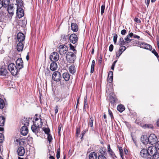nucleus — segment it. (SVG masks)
<instances>
[{"instance_id":"8","label":"nucleus","mask_w":159,"mask_h":159,"mask_svg":"<svg viewBox=\"0 0 159 159\" xmlns=\"http://www.w3.org/2000/svg\"><path fill=\"white\" fill-rule=\"evenodd\" d=\"M16 64L19 71L23 67V62L21 58H18L16 61Z\"/></svg>"},{"instance_id":"17","label":"nucleus","mask_w":159,"mask_h":159,"mask_svg":"<svg viewBox=\"0 0 159 159\" xmlns=\"http://www.w3.org/2000/svg\"><path fill=\"white\" fill-rule=\"evenodd\" d=\"M8 73L6 68L3 66H2L0 68V75L5 76Z\"/></svg>"},{"instance_id":"43","label":"nucleus","mask_w":159,"mask_h":159,"mask_svg":"<svg viewBox=\"0 0 159 159\" xmlns=\"http://www.w3.org/2000/svg\"><path fill=\"white\" fill-rule=\"evenodd\" d=\"M145 49L151 51L152 49V48L151 45L147 44Z\"/></svg>"},{"instance_id":"9","label":"nucleus","mask_w":159,"mask_h":159,"mask_svg":"<svg viewBox=\"0 0 159 159\" xmlns=\"http://www.w3.org/2000/svg\"><path fill=\"white\" fill-rule=\"evenodd\" d=\"M70 41L73 44L76 43L78 41L77 35L75 34H72L69 37Z\"/></svg>"},{"instance_id":"24","label":"nucleus","mask_w":159,"mask_h":159,"mask_svg":"<svg viewBox=\"0 0 159 159\" xmlns=\"http://www.w3.org/2000/svg\"><path fill=\"white\" fill-rule=\"evenodd\" d=\"M97 154L95 152H92L89 156V159H97Z\"/></svg>"},{"instance_id":"42","label":"nucleus","mask_w":159,"mask_h":159,"mask_svg":"<svg viewBox=\"0 0 159 159\" xmlns=\"http://www.w3.org/2000/svg\"><path fill=\"white\" fill-rule=\"evenodd\" d=\"M43 130L45 134H48L50 131V130L48 128H43Z\"/></svg>"},{"instance_id":"19","label":"nucleus","mask_w":159,"mask_h":159,"mask_svg":"<svg viewBox=\"0 0 159 159\" xmlns=\"http://www.w3.org/2000/svg\"><path fill=\"white\" fill-rule=\"evenodd\" d=\"M57 64L55 62H52L50 64V68L51 70L54 71L57 70Z\"/></svg>"},{"instance_id":"58","label":"nucleus","mask_w":159,"mask_h":159,"mask_svg":"<svg viewBox=\"0 0 159 159\" xmlns=\"http://www.w3.org/2000/svg\"><path fill=\"white\" fill-rule=\"evenodd\" d=\"M116 62H117V61H114L112 65L111 68L113 70L114 69V67L115 66V64Z\"/></svg>"},{"instance_id":"2","label":"nucleus","mask_w":159,"mask_h":159,"mask_svg":"<svg viewBox=\"0 0 159 159\" xmlns=\"http://www.w3.org/2000/svg\"><path fill=\"white\" fill-rule=\"evenodd\" d=\"M76 58L75 55L72 52H69L66 54V58L68 62L70 63L74 62L76 59Z\"/></svg>"},{"instance_id":"4","label":"nucleus","mask_w":159,"mask_h":159,"mask_svg":"<svg viewBox=\"0 0 159 159\" xmlns=\"http://www.w3.org/2000/svg\"><path fill=\"white\" fill-rule=\"evenodd\" d=\"M58 52L61 55H65L68 51V48L66 46L64 45H60L58 48Z\"/></svg>"},{"instance_id":"30","label":"nucleus","mask_w":159,"mask_h":159,"mask_svg":"<svg viewBox=\"0 0 159 159\" xmlns=\"http://www.w3.org/2000/svg\"><path fill=\"white\" fill-rule=\"evenodd\" d=\"M118 111L120 112H122L125 109V107L122 105H118L117 107Z\"/></svg>"},{"instance_id":"50","label":"nucleus","mask_w":159,"mask_h":159,"mask_svg":"<svg viewBox=\"0 0 159 159\" xmlns=\"http://www.w3.org/2000/svg\"><path fill=\"white\" fill-rule=\"evenodd\" d=\"M14 4H11L9 5V6L7 7L8 9H12V10H14Z\"/></svg>"},{"instance_id":"32","label":"nucleus","mask_w":159,"mask_h":159,"mask_svg":"<svg viewBox=\"0 0 159 159\" xmlns=\"http://www.w3.org/2000/svg\"><path fill=\"white\" fill-rule=\"evenodd\" d=\"M95 64V61L94 60H93L92 61V64L91 67L90 72L91 73H93L94 70V68Z\"/></svg>"},{"instance_id":"33","label":"nucleus","mask_w":159,"mask_h":159,"mask_svg":"<svg viewBox=\"0 0 159 159\" xmlns=\"http://www.w3.org/2000/svg\"><path fill=\"white\" fill-rule=\"evenodd\" d=\"M69 38L68 35H66L64 34H62L61 36V39L63 41H66Z\"/></svg>"},{"instance_id":"1","label":"nucleus","mask_w":159,"mask_h":159,"mask_svg":"<svg viewBox=\"0 0 159 159\" xmlns=\"http://www.w3.org/2000/svg\"><path fill=\"white\" fill-rule=\"evenodd\" d=\"M8 69L13 75H17V72L19 71L15 64L13 63L10 64L8 65Z\"/></svg>"},{"instance_id":"11","label":"nucleus","mask_w":159,"mask_h":159,"mask_svg":"<svg viewBox=\"0 0 159 159\" xmlns=\"http://www.w3.org/2000/svg\"><path fill=\"white\" fill-rule=\"evenodd\" d=\"M140 155L143 157H147L149 156V152L147 149L143 148L140 152Z\"/></svg>"},{"instance_id":"37","label":"nucleus","mask_w":159,"mask_h":159,"mask_svg":"<svg viewBox=\"0 0 159 159\" xmlns=\"http://www.w3.org/2000/svg\"><path fill=\"white\" fill-rule=\"evenodd\" d=\"M23 124L24 125L23 126L27 127V126L29 125V120H27V119H25L24 121H23Z\"/></svg>"},{"instance_id":"55","label":"nucleus","mask_w":159,"mask_h":159,"mask_svg":"<svg viewBox=\"0 0 159 159\" xmlns=\"http://www.w3.org/2000/svg\"><path fill=\"white\" fill-rule=\"evenodd\" d=\"M134 20L135 22L138 23H140L141 22V20H140V19H139L137 17L135 18Z\"/></svg>"},{"instance_id":"53","label":"nucleus","mask_w":159,"mask_h":159,"mask_svg":"<svg viewBox=\"0 0 159 159\" xmlns=\"http://www.w3.org/2000/svg\"><path fill=\"white\" fill-rule=\"evenodd\" d=\"M52 139V137L51 135L50 134H48V139L49 142L51 141Z\"/></svg>"},{"instance_id":"46","label":"nucleus","mask_w":159,"mask_h":159,"mask_svg":"<svg viewBox=\"0 0 159 159\" xmlns=\"http://www.w3.org/2000/svg\"><path fill=\"white\" fill-rule=\"evenodd\" d=\"M105 5L104 4L102 5L101 7V14L102 15L104 12V10H105Z\"/></svg>"},{"instance_id":"39","label":"nucleus","mask_w":159,"mask_h":159,"mask_svg":"<svg viewBox=\"0 0 159 159\" xmlns=\"http://www.w3.org/2000/svg\"><path fill=\"white\" fill-rule=\"evenodd\" d=\"M93 117H92L90 119L89 123V126L91 127H93Z\"/></svg>"},{"instance_id":"62","label":"nucleus","mask_w":159,"mask_h":159,"mask_svg":"<svg viewBox=\"0 0 159 159\" xmlns=\"http://www.w3.org/2000/svg\"><path fill=\"white\" fill-rule=\"evenodd\" d=\"M126 33V31L125 30H122L121 31V34L122 35H125Z\"/></svg>"},{"instance_id":"59","label":"nucleus","mask_w":159,"mask_h":159,"mask_svg":"<svg viewBox=\"0 0 159 159\" xmlns=\"http://www.w3.org/2000/svg\"><path fill=\"white\" fill-rule=\"evenodd\" d=\"M80 129L79 128H77L76 129V136H78V134H79L80 133Z\"/></svg>"},{"instance_id":"6","label":"nucleus","mask_w":159,"mask_h":159,"mask_svg":"<svg viewBox=\"0 0 159 159\" xmlns=\"http://www.w3.org/2000/svg\"><path fill=\"white\" fill-rule=\"evenodd\" d=\"M149 143L150 144L153 145L157 141V138L154 134H151L148 137Z\"/></svg>"},{"instance_id":"15","label":"nucleus","mask_w":159,"mask_h":159,"mask_svg":"<svg viewBox=\"0 0 159 159\" xmlns=\"http://www.w3.org/2000/svg\"><path fill=\"white\" fill-rule=\"evenodd\" d=\"M21 134L24 136L26 135L28 132V129L27 127L22 126L20 130Z\"/></svg>"},{"instance_id":"14","label":"nucleus","mask_w":159,"mask_h":159,"mask_svg":"<svg viewBox=\"0 0 159 159\" xmlns=\"http://www.w3.org/2000/svg\"><path fill=\"white\" fill-rule=\"evenodd\" d=\"M17 39L19 42H22L25 39V35L22 33H19L17 35Z\"/></svg>"},{"instance_id":"3","label":"nucleus","mask_w":159,"mask_h":159,"mask_svg":"<svg viewBox=\"0 0 159 159\" xmlns=\"http://www.w3.org/2000/svg\"><path fill=\"white\" fill-rule=\"evenodd\" d=\"M52 78L55 81H59L61 78V74L58 71H55L52 75Z\"/></svg>"},{"instance_id":"61","label":"nucleus","mask_w":159,"mask_h":159,"mask_svg":"<svg viewBox=\"0 0 159 159\" xmlns=\"http://www.w3.org/2000/svg\"><path fill=\"white\" fill-rule=\"evenodd\" d=\"M61 127H62V125L61 124L59 125L58 126V133L59 135L60 134V131H61Z\"/></svg>"},{"instance_id":"7","label":"nucleus","mask_w":159,"mask_h":159,"mask_svg":"<svg viewBox=\"0 0 159 159\" xmlns=\"http://www.w3.org/2000/svg\"><path fill=\"white\" fill-rule=\"evenodd\" d=\"M148 151L149 152V155L152 156L157 153V150L154 146H151L149 147Z\"/></svg>"},{"instance_id":"38","label":"nucleus","mask_w":159,"mask_h":159,"mask_svg":"<svg viewBox=\"0 0 159 159\" xmlns=\"http://www.w3.org/2000/svg\"><path fill=\"white\" fill-rule=\"evenodd\" d=\"M5 106L4 101L1 98H0V108H3Z\"/></svg>"},{"instance_id":"31","label":"nucleus","mask_w":159,"mask_h":159,"mask_svg":"<svg viewBox=\"0 0 159 159\" xmlns=\"http://www.w3.org/2000/svg\"><path fill=\"white\" fill-rule=\"evenodd\" d=\"M5 118L2 116H0V126H3L4 125Z\"/></svg>"},{"instance_id":"28","label":"nucleus","mask_w":159,"mask_h":159,"mask_svg":"<svg viewBox=\"0 0 159 159\" xmlns=\"http://www.w3.org/2000/svg\"><path fill=\"white\" fill-rule=\"evenodd\" d=\"M125 41H124V39L123 38H120L118 42V44L120 46H123L126 44Z\"/></svg>"},{"instance_id":"34","label":"nucleus","mask_w":159,"mask_h":159,"mask_svg":"<svg viewBox=\"0 0 159 159\" xmlns=\"http://www.w3.org/2000/svg\"><path fill=\"white\" fill-rule=\"evenodd\" d=\"M45 73L46 78L50 77L51 75L50 71L48 69H47L45 70Z\"/></svg>"},{"instance_id":"60","label":"nucleus","mask_w":159,"mask_h":159,"mask_svg":"<svg viewBox=\"0 0 159 159\" xmlns=\"http://www.w3.org/2000/svg\"><path fill=\"white\" fill-rule=\"evenodd\" d=\"M108 113L109 114L110 116L111 119L113 118V116L112 115V112L110 110H108Z\"/></svg>"},{"instance_id":"49","label":"nucleus","mask_w":159,"mask_h":159,"mask_svg":"<svg viewBox=\"0 0 159 159\" xmlns=\"http://www.w3.org/2000/svg\"><path fill=\"white\" fill-rule=\"evenodd\" d=\"M4 139V136L1 133H0V143L2 142Z\"/></svg>"},{"instance_id":"23","label":"nucleus","mask_w":159,"mask_h":159,"mask_svg":"<svg viewBox=\"0 0 159 159\" xmlns=\"http://www.w3.org/2000/svg\"><path fill=\"white\" fill-rule=\"evenodd\" d=\"M71 27L72 30L74 32H77L78 30V26L76 23H71Z\"/></svg>"},{"instance_id":"27","label":"nucleus","mask_w":159,"mask_h":159,"mask_svg":"<svg viewBox=\"0 0 159 159\" xmlns=\"http://www.w3.org/2000/svg\"><path fill=\"white\" fill-rule=\"evenodd\" d=\"M69 70L70 72L73 74L75 73L76 71L75 67L74 65L70 66L69 67Z\"/></svg>"},{"instance_id":"5","label":"nucleus","mask_w":159,"mask_h":159,"mask_svg":"<svg viewBox=\"0 0 159 159\" xmlns=\"http://www.w3.org/2000/svg\"><path fill=\"white\" fill-rule=\"evenodd\" d=\"M49 58L52 61L56 62L59 60V56L57 52H53L50 55Z\"/></svg>"},{"instance_id":"57","label":"nucleus","mask_w":159,"mask_h":159,"mask_svg":"<svg viewBox=\"0 0 159 159\" xmlns=\"http://www.w3.org/2000/svg\"><path fill=\"white\" fill-rule=\"evenodd\" d=\"M113 45L112 44H111L109 47V51L110 52H112L113 49Z\"/></svg>"},{"instance_id":"35","label":"nucleus","mask_w":159,"mask_h":159,"mask_svg":"<svg viewBox=\"0 0 159 159\" xmlns=\"http://www.w3.org/2000/svg\"><path fill=\"white\" fill-rule=\"evenodd\" d=\"M7 11L8 13V16L11 18L14 14V10L7 9Z\"/></svg>"},{"instance_id":"52","label":"nucleus","mask_w":159,"mask_h":159,"mask_svg":"<svg viewBox=\"0 0 159 159\" xmlns=\"http://www.w3.org/2000/svg\"><path fill=\"white\" fill-rule=\"evenodd\" d=\"M147 43H142L139 44L141 48H145Z\"/></svg>"},{"instance_id":"56","label":"nucleus","mask_w":159,"mask_h":159,"mask_svg":"<svg viewBox=\"0 0 159 159\" xmlns=\"http://www.w3.org/2000/svg\"><path fill=\"white\" fill-rule=\"evenodd\" d=\"M16 2L21 6L23 5V1L22 0H16Z\"/></svg>"},{"instance_id":"26","label":"nucleus","mask_w":159,"mask_h":159,"mask_svg":"<svg viewBox=\"0 0 159 159\" xmlns=\"http://www.w3.org/2000/svg\"><path fill=\"white\" fill-rule=\"evenodd\" d=\"M39 128L34 124L32 125L31 128L32 131L35 134H37L38 133L39 129Z\"/></svg>"},{"instance_id":"36","label":"nucleus","mask_w":159,"mask_h":159,"mask_svg":"<svg viewBox=\"0 0 159 159\" xmlns=\"http://www.w3.org/2000/svg\"><path fill=\"white\" fill-rule=\"evenodd\" d=\"M144 128H148L149 129H152L153 126L152 125L150 124H146L143 126Z\"/></svg>"},{"instance_id":"40","label":"nucleus","mask_w":159,"mask_h":159,"mask_svg":"<svg viewBox=\"0 0 159 159\" xmlns=\"http://www.w3.org/2000/svg\"><path fill=\"white\" fill-rule=\"evenodd\" d=\"M119 150L120 152V154L121 157L123 159V152L122 148L121 147H118Z\"/></svg>"},{"instance_id":"44","label":"nucleus","mask_w":159,"mask_h":159,"mask_svg":"<svg viewBox=\"0 0 159 159\" xmlns=\"http://www.w3.org/2000/svg\"><path fill=\"white\" fill-rule=\"evenodd\" d=\"M117 38V35L116 34H113V41L114 44H116V43Z\"/></svg>"},{"instance_id":"64","label":"nucleus","mask_w":159,"mask_h":159,"mask_svg":"<svg viewBox=\"0 0 159 159\" xmlns=\"http://www.w3.org/2000/svg\"><path fill=\"white\" fill-rule=\"evenodd\" d=\"M106 149L102 148V149H101L100 150V152L101 154H103L105 152V151Z\"/></svg>"},{"instance_id":"18","label":"nucleus","mask_w":159,"mask_h":159,"mask_svg":"<svg viewBox=\"0 0 159 159\" xmlns=\"http://www.w3.org/2000/svg\"><path fill=\"white\" fill-rule=\"evenodd\" d=\"M141 140L143 143L144 144H147L149 143L148 138L147 136L143 135L142 136Z\"/></svg>"},{"instance_id":"13","label":"nucleus","mask_w":159,"mask_h":159,"mask_svg":"<svg viewBox=\"0 0 159 159\" xmlns=\"http://www.w3.org/2000/svg\"><path fill=\"white\" fill-rule=\"evenodd\" d=\"M119 50L118 52H116V56L117 57H119L122 53L125 51L126 49V48L125 46L123 45V46H120Z\"/></svg>"},{"instance_id":"48","label":"nucleus","mask_w":159,"mask_h":159,"mask_svg":"<svg viewBox=\"0 0 159 159\" xmlns=\"http://www.w3.org/2000/svg\"><path fill=\"white\" fill-rule=\"evenodd\" d=\"M152 156L154 159H159V153H156Z\"/></svg>"},{"instance_id":"10","label":"nucleus","mask_w":159,"mask_h":159,"mask_svg":"<svg viewBox=\"0 0 159 159\" xmlns=\"http://www.w3.org/2000/svg\"><path fill=\"white\" fill-rule=\"evenodd\" d=\"M34 124L38 127L39 128H41L43 124V122L42 121V119L41 118H36L34 121Z\"/></svg>"},{"instance_id":"54","label":"nucleus","mask_w":159,"mask_h":159,"mask_svg":"<svg viewBox=\"0 0 159 159\" xmlns=\"http://www.w3.org/2000/svg\"><path fill=\"white\" fill-rule=\"evenodd\" d=\"M154 144V146L156 147L157 150H159V141H157Z\"/></svg>"},{"instance_id":"63","label":"nucleus","mask_w":159,"mask_h":159,"mask_svg":"<svg viewBox=\"0 0 159 159\" xmlns=\"http://www.w3.org/2000/svg\"><path fill=\"white\" fill-rule=\"evenodd\" d=\"M58 107L57 106H56L55 109V114H56L58 111Z\"/></svg>"},{"instance_id":"25","label":"nucleus","mask_w":159,"mask_h":159,"mask_svg":"<svg viewBox=\"0 0 159 159\" xmlns=\"http://www.w3.org/2000/svg\"><path fill=\"white\" fill-rule=\"evenodd\" d=\"M62 77L66 81H68L70 78V75L68 72L64 73L62 75Z\"/></svg>"},{"instance_id":"22","label":"nucleus","mask_w":159,"mask_h":159,"mask_svg":"<svg viewBox=\"0 0 159 159\" xmlns=\"http://www.w3.org/2000/svg\"><path fill=\"white\" fill-rule=\"evenodd\" d=\"M107 150L110 155L113 158H114V157H116L112 149L111 148L110 145L109 144L107 145Z\"/></svg>"},{"instance_id":"41","label":"nucleus","mask_w":159,"mask_h":159,"mask_svg":"<svg viewBox=\"0 0 159 159\" xmlns=\"http://www.w3.org/2000/svg\"><path fill=\"white\" fill-rule=\"evenodd\" d=\"M129 37H130L127 35L126 38L124 39L126 43H128L132 41V40L131 39H129Z\"/></svg>"},{"instance_id":"20","label":"nucleus","mask_w":159,"mask_h":159,"mask_svg":"<svg viewBox=\"0 0 159 159\" xmlns=\"http://www.w3.org/2000/svg\"><path fill=\"white\" fill-rule=\"evenodd\" d=\"M113 80V73L112 71H110L108 74L107 80L110 83L112 82Z\"/></svg>"},{"instance_id":"12","label":"nucleus","mask_w":159,"mask_h":159,"mask_svg":"<svg viewBox=\"0 0 159 159\" xmlns=\"http://www.w3.org/2000/svg\"><path fill=\"white\" fill-rule=\"evenodd\" d=\"M16 14L19 18L23 17L24 15V12L23 9L21 8H18L16 10Z\"/></svg>"},{"instance_id":"47","label":"nucleus","mask_w":159,"mask_h":159,"mask_svg":"<svg viewBox=\"0 0 159 159\" xmlns=\"http://www.w3.org/2000/svg\"><path fill=\"white\" fill-rule=\"evenodd\" d=\"M152 53L154 54V55L157 57V58L159 57V56L158 53L157 52L155 49H153V50L152 51Z\"/></svg>"},{"instance_id":"21","label":"nucleus","mask_w":159,"mask_h":159,"mask_svg":"<svg viewBox=\"0 0 159 159\" xmlns=\"http://www.w3.org/2000/svg\"><path fill=\"white\" fill-rule=\"evenodd\" d=\"M24 44L21 42H19L17 44V48L18 51H22L23 49Z\"/></svg>"},{"instance_id":"51","label":"nucleus","mask_w":159,"mask_h":159,"mask_svg":"<svg viewBox=\"0 0 159 159\" xmlns=\"http://www.w3.org/2000/svg\"><path fill=\"white\" fill-rule=\"evenodd\" d=\"M98 159H107L106 157L102 154L98 156Z\"/></svg>"},{"instance_id":"45","label":"nucleus","mask_w":159,"mask_h":159,"mask_svg":"<svg viewBox=\"0 0 159 159\" xmlns=\"http://www.w3.org/2000/svg\"><path fill=\"white\" fill-rule=\"evenodd\" d=\"M70 49L73 50V51L76 54V50L75 49L74 46H73L71 44H70Z\"/></svg>"},{"instance_id":"29","label":"nucleus","mask_w":159,"mask_h":159,"mask_svg":"<svg viewBox=\"0 0 159 159\" xmlns=\"http://www.w3.org/2000/svg\"><path fill=\"white\" fill-rule=\"evenodd\" d=\"M3 4V6L4 7H7L9 5L10 2L9 0H3L2 1Z\"/></svg>"},{"instance_id":"16","label":"nucleus","mask_w":159,"mask_h":159,"mask_svg":"<svg viewBox=\"0 0 159 159\" xmlns=\"http://www.w3.org/2000/svg\"><path fill=\"white\" fill-rule=\"evenodd\" d=\"M18 154L19 156H23L25 153V150L24 147H19L17 150Z\"/></svg>"}]
</instances>
